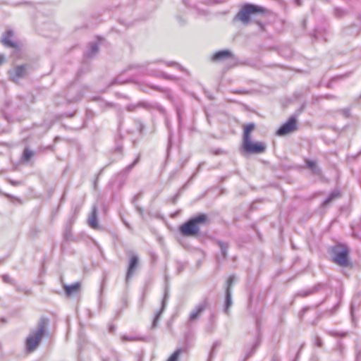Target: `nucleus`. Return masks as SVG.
Returning a JSON list of instances; mask_svg holds the SVG:
<instances>
[{"instance_id": "a211bd4d", "label": "nucleus", "mask_w": 361, "mask_h": 361, "mask_svg": "<svg viewBox=\"0 0 361 361\" xmlns=\"http://www.w3.org/2000/svg\"><path fill=\"white\" fill-rule=\"evenodd\" d=\"M340 197V192L338 190H335L330 193L328 197L323 202V205H328L332 200Z\"/></svg>"}, {"instance_id": "39448f33", "label": "nucleus", "mask_w": 361, "mask_h": 361, "mask_svg": "<svg viewBox=\"0 0 361 361\" xmlns=\"http://www.w3.org/2000/svg\"><path fill=\"white\" fill-rule=\"evenodd\" d=\"M331 252L333 253V262L342 267L348 265V250L345 246H335L332 247Z\"/></svg>"}, {"instance_id": "4468645a", "label": "nucleus", "mask_w": 361, "mask_h": 361, "mask_svg": "<svg viewBox=\"0 0 361 361\" xmlns=\"http://www.w3.org/2000/svg\"><path fill=\"white\" fill-rule=\"evenodd\" d=\"M168 297H169V291H168L167 289H166L165 290V293H164V298H163V300H162L161 308L159 310V312L157 313V314H156V316H155V317L154 319V321H153V324L152 325H153L154 327H155L157 326V323L158 322V319H159L161 314L162 313V312L164 311V310L165 308Z\"/></svg>"}, {"instance_id": "2eb2a0df", "label": "nucleus", "mask_w": 361, "mask_h": 361, "mask_svg": "<svg viewBox=\"0 0 361 361\" xmlns=\"http://www.w3.org/2000/svg\"><path fill=\"white\" fill-rule=\"evenodd\" d=\"M66 294L68 296L72 295L75 293H77L80 289V284L78 283H75L71 286L65 285L63 286Z\"/></svg>"}, {"instance_id": "ddd939ff", "label": "nucleus", "mask_w": 361, "mask_h": 361, "mask_svg": "<svg viewBox=\"0 0 361 361\" xmlns=\"http://www.w3.org/2000/svg\"><path fill=\"white\" fill-rule=\"evenodd\" d=\"M88 224L92 228H97V207L94 206L88 218Z\"/></svg>"}, {"instance_id": "4be33fe9", "label": "nucleus", "mask_w": 361, "mask_h": 361, "mask_svg": "<svg viewBox=\"0 0 361 361\" xmlns=\"http://www.w3.org/2000/svg\"><path fill=\"white\" fill-rule=\"evenodd\" d=\"M33 155V153L28 149H25L23 152V158L25 160H29Z\"/></svg>"}, {"instance_id": "5701e85b", "label": "nucleus", "mask_w": 361, "mask_h": 361, "mask_svg": "<svg viewBox=\"0 0 361 361\" xmlns=\"http://www.w3.org/2000/svg\"><path fill=\"white\" fill-rule=\"evenodd\" d=\"M306 164L308 168L312 169L314 172H316V165H315V162L314 161L307 160Z\"/></svg>"}, {"instance_id": "f03ea898", "label": "nucleus", "mask_w": 361, "mask_h": 361, "mask_svg": "<svg viewBox=\"0 0 361 361\" xmlns=\"http://www.w3.org/2000/svg\"><path fill=\"white\" fill-rule=\"evenodd\" d=\"M47 326L45 319H41L37 327L32 330L26 338V349L28 352H32L38 347L44 334Z\"/></svg>"}, {"instance_id": "7c9ffc66", "label": "nucleus", "mask_w": 361, "mask_h": 361, "mask_svg": "<svg viewBox=\"0 0 361 361\" xmlns=\"http://www.w3.org/2000/svg\"><path fill=\"white\" fill-rule=\"evenodd\" d=\"M4 61V56L2 54H0V64H1Z\"/></svg>"}, {"instance_id": "20e7f679", "label": "nucleus", "mask_w": 361, "mask_h": 361, "mask_svg": "<svg viewBox=\"0 0 361 361\" xmlns=\"http://www.w3.org/2000/svg\"><path fill=\"white\" fill-rule=\"evenodd\" d=\"M264 9L259 6L253 4L244 5L235 17V20L241 21L243 24L249 23L252 14L263 13Z\"/></svg>"}, {"instance_id": "1a4fd4ad", "label": "nucleus", "mask_w": 361, "mask_h": 361, "mask_svg": "<svg viewBox=\"0 0 361 361\" xmlns=\"http://www.w3.org/2000/svg\"><path fill=\"white\" fill-rule=\"evenodd\" d=\"M235 277L233 276H229L226 284V300L224 305V312L226 314H228V310L232 305L231 298V286L234 282Z\"/></svg>"}, {"instance_id": "9b49d317", "label": "nucleus", "mask_w": 361, "mask_h": 361, "mask_svg": "<svg viewBox=\"0 0 361 361\" xmlns=\"http://www.w3.org/2000/svg\"><path fill=\"white\" fill-rule=\"evenodd\" d=\"M138 264V257L135 255L131 256L129 262V267L126 274V281H128L131 275L134 273Z\"/></svg>"}, {"instance_id": "c85d7f7f", "label": "nucleus", "mask_w": 361, "mask_h": 361, "mask_svg": "<svg viewBox=\"0 0 361 361\" xmlns=\"http://www.w3.org/2000/svg\"><path fill=\"white\" fill-rule=\"evenodd\" d=\"M316 344L319 347L322 346V341L319 338H316Z\"/></svg>"}, {"instance_id": "6e6552de", "label": "nucleus", "mask_w": 361, "mask_h": 361, "mask_svg": "<svg viewBox=\"0 0 361 361\" xmlns=\"http://www.w3.org/2000/svg\"><path fill=\"white\" fill-rule=\"evenodd\" d=\"M297 129L296 116H291L288 121L283 124L281 128L277 130V135L283 136L294 132Z\"/></svg>"}, {"instance_id": "412c9836", "label": "nucleus", "mask_w": 361, "mask_h": 361, "mask_svg": "<svg viewBox=\"0 0 361 361\" xmlns=\"http://www.w3.org/2000/svg\"><path fill=\"white\" fill-rule=\"evenodd\" d=\"M182 353L181 349H177L167 360V361H178V357Z\"/></svg>"}, {"instance_id": "f3484780", "label": "nucleus", "mask_w": 361, "mask_h": 361, "mask_svg": "<svg viewBox=\"0 0 361 361\" xmlns=\"http://www.w3.org/2000/svg\"><path fill=\"white\" fill-rule=\"evenodd\" d=\"M149 105L148 103L145 102H140L135 104H129L126 106V109L128 111H135L137 108H145V109H147L149 108Z\"/></svg>"}, {"instance_id": "0eeeda50", "label": "nucleus", "mask_w": 361, "mask_h": 361, "mask_svg": "<svg viewBox=\"0 0 361 361\" xmlns=\"http://www.w3.org/2000/svg\"><path fill=\"white\" fill-rule=\"evenodd\" d=\"M207 306V300L200 302L190 313L187 326L191 327L200 317L202 313L206 310Z\"/></svg>"}, {"instance_id": "6ab92c4d", "label": "nucleus", "mask_w": 361, "mask_h": 361, "mask_svg": "<svg viewBox=\"0 0 361 361\" xmlns=\"http://www.w3.org/2000/svg\"><path fill=\"white\" fill-rule=\"evenodd\" d=\"M123 341H137L145 340L144 337L135 335H123L121 336Z\"/></svg>"}, {"instance_id": "f257e3e1", "label": "nucleus", "mask_w": 361, "mask_h": 361, "mask_svg": "<svg viewBox=\"0 0 361 361\" xmlns=\"http://www.w3.org/2000/svg\"><path fill=\"white\" fill-rule=\"evenodd\" d=\"M255 128V125L253 123H248L244 126L243 148L248 153H262L265 149V145L263 142H252L251 141L250 133Z\"/></svg>"}, {"instance_id": "423d86ee", "label": "nucleus", "mask_w": 361, "mask_h": 361, "mask_svg": "<svg viewBox=\"0 0 361 361\" xmlns=\"http://www.w3.org/2000/svg\"><path fill=\"white\" fill-rule=\"evenodd\" d=\"M13 32L11 30H7L3 35L1 39V42L4 46L6 47L13 48V55L16 57H19V52L20 48L18 42L13 39Z\"/></svg>"}, {"instance_id": "aec40b11", "label": "nucleus", "mask_w": 361, "mask_h": 361, "mask_svg": "<svg viewBox=\"0 0 361 361\" xmlns=\"http://www.w3.org/2000/svg\"><path fill=\"white\" fill-rule=\"evenodd\" d=\"M217 244L221 249V255H222L223 257L225 259L227 256V250L228 248V244L224 242H221V241H218Z\"/></svg>"}, {"instance_id": "393cba45", "label": "nucleus", "mask_w": 361, "mask_h": 361, "mask_svg": "<svg viewBox=\"0 0 361 361\" xmlns=\"http://www.w3.org/2000/svg\"><path fill=\"white\" fill-rule=\"evenodd\" d=\"M126 82V80H123L122 78V76L121 75H119L116 78L114 79V80L112 82V85L113 84H123Z\"/></svg>"}, {"instance_id": "f8f14e48", "label": "nucleus", "mask_w": 361, "mask_h": 361, "mask_svg": "<svg viewBox=\"0 0 361 361\" xmlns=\"http://www.w3.org/2000/svg\"><path fill=\"white\" fill-rule=\"evenodd\" d=\"M232 56V54L228 50H221L219 51L216 52L213 56L212 60L216 61H220L225 59H227L228 58H231Z\"/></svg>"}, {"instance_id": "7ed1b4c3", "label": "nucleus", "mask_w": 361, "mask_h": 361, "mask_svg": "<svg viewBox=\"0 0 361 361\" xmlns=\"http://www.w3.org/2000/svg\"><path fill=\"white\" fill-rule=\"evenodd\" d=\"M206 220L207 216L205 214H200L181 225L180 231L185 236L195 235L199 232L200 224L205 223Z\"/></svg>"}, {"instance_id": "bb28decb", "label": "nucleus", "mask_w": 361, "mask_h": 361, "mask_svg": "<svg viewBox=\"0 0 361 361\" xmlns=\"http://www.w3.org/2000/svg\"><path fill=\"white\" fill-rule=\"evenodd\" d=\"M2 279H3L4 281L6 283H12V280L10 279L8 275L5 274V275L2 276Z\"/></svg>"}, {"instance_id": "c756f323", "label": "nucleus", "mask_w": 361, "mask_h": 361, "mask_svg": "<svg viewBox=\"0 0 361 361\" xmlns=\"http://www.w3.org/2000/svg\"><path fill=\"white\" fill-rule=\"evenodd\" d=\"M161 74H162V75H163V77H164V78H167V79H174V78H175L171 77V76H170V75H166V74H165V73H161Z\"/></svg>"}, {"instance_id": "a878e982", "label": "nucleus", "mask_w": 361, "mask_h": 361, "mask_svg": "<svg viewBox=\"0 0 361 361\" xmlns=\"http://www.w3.org/2000/svg\"><path fill=\"white\" fill-rule=\"evenodd\" d=\"M335 15L338 17H341L343 15L344 11L341 8H336L334 10Z\"/></svg>"}, {"instance_id": "cd10ccee", "label": "nucleus", "mask_w": 361, "mask_h": 361, "mask_svg": "<svg viewBox=\"0 0 361 361\" xmlns=\"http://www.w3.org/2000/svg\"><path fill=\"white\" fill-rule=\"evenodd\" d=\"M168 66H176V67H177L178 68H180V66L178 64L176 63L175 62H169V63H168Z\"/></svg>"}, {"instance_id": "dca6fc26", "label": "nucleus", "mask_w": 361, "mask_h": 361, "mask_svg": "<svg viewBox=\"0 0 361 361\" xmlns=\"http://www.w3.org/2000/svg\"><path fill=\"white\" fill-rule=\"evenodd\" d=\"M99 50V45L97 42H92L90 44L89 49L85 51V55L87 57L94 56Z\"/></svg>"}, {"instance_id": "b1692460", "label": "nucleus", "mask_w": 361, "mask_h": 361, "mask_svg": "<svg viewBox=\"0 0 361 361\" xmlns=\"http://www.w3.org/2000/svg\"><path fill=\"white\" fill-rule=\"evenodd\" d=\"M138 161V158H137L132 164L128 165L124 170L123 173H128L136 164V163Z\"/></svg>"}, {"instance_id": "2f4dec72", "label": "nucleus", "mask_w": 361, "mask_h": 361, "mask_svg": "<svg viewBox=\"0 0 361 361\" xmlns=\"http://www.w3.org/2000/svg\"><path fill=\"white\" fill-rule=\"evenodd\" d=\"M295 1H296V4H297L298 5H300V0H295Z\"/></svg>"}, {"instance_id": "9d476101", "label": "nucleus", "mask_w": 361, "mask_h": 361, "mask_svg": "<svg viewBox=\"0 0 361 361\" xmlns=\"http://www.w3.org/2000/svg\"><path fill=\"white\" fill-rule=\"evenodd\" d=\"M27 74V66H18L9 71V76L14 82H17L19 79L23 78Z\"/></svg>"}]
</instances>
